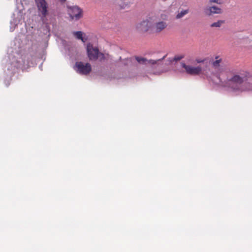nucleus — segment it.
Here are the masks:
<instances>
[{
  "label": "nucleus",
  "mask_w": 252,
  "mask_h": 252,
  "mask_svg": "<svg viewBox=\"0 0 252 252\" xmlns=\"http://www.w3.org/2000/svg\"><path fill=\"white\" fill-rule=\"evenodd\" d=\"M184 57V55L175 56L173 58V60H174V62H178L183 59Z\"/></svg>",
  "instance_id": "6ab92c4d"
},
{
  "label": "nucleus",
  "mask_w": 252,
  "mask_h": 252,
  "mask_svg": "<svg viewBox=\"0 0 252 252\" xmlns=\"http://www.w3.org/2000/svg\"><path fill=\"white\" fill-rule=\"evenodd\" d=\"M26 56H22V63H20V61L17 62V65H16L17 68H23L25 65H29V63L28 61L25 60Z\"/></svg>",
  "instance_id": "9b49d317"
},
{
  "label": "nucleus",
  "mask_w": 252,
  "mask_h": 252,
  "mask_svg": "<svg viewBox=\"0 0 252 252\" xmlns=\"http://www.w3.org/2000/svg\"><path fill=\"white\" fill-rule=\"evenodd\" d=\"M174 62V60H173V58H168L166 61V64L167 65H170L173 63V62Z\"/></svg>",
  "instance_id": "412c9836"
},
{
  "label": "nucleus",
  "mask_w": 252,
  "mask_h": 252,
  "mask_svg": "<svg viewBox=\"0 0 252 252\" xmlns=\"http://www.w3.org/2000/svg\"><path fill=\"white\" fill-rule=\"evenodd\" d=\"M219 84L228 88L235 95L252 91V75L244 70H226L217 77Z\"/></svg>",
  "instance_id": "f257e3e1"
},
{
  "label": "nucleus",
  "mask_w": 252,
  "mask_h": 252,
  "mask_svg": "<svg viewBox=\"0 0 252 252\" xmlns=\"http://www.w3.org/2000/svg\"><path fill=\"white\" fill-rule=\"evenodd\" d=\"M77 72L81 74L87 75L92 70V67L89 63H84L82 62H77L75 65Z\"/></svg>",
  "instance_id": "0eeeda50"
},
{
  "label": "nucleus",
  "mask_w": 252,
  "mask_h": 252,
  "mask_svg": "<svg viewBox=\"0 0 252 252\" xmlns=\"http://www.w3.org/2000/svg\"><path fill=\"white\" fill-rule=\"evenodd\" d=\"M209 1H210V2H215V3H219V4L220 3V2H219L218 0H210Z\"/></svg>",
  "instance_id": "4be33fe9"
},
{
  "label": "nucleus",
  "mask_w": 252,
  "mask_h": 252,
  "mask_svg": "<svg viewBox=\"0 0 252 252\" xmlns=\"http://www.w3.org/2000/svg\"><path fill=\"white\" fill-rule=\"evenodd\" d=\"M34 0L39 12V15L43 19L48 14V3L45 0Z\"/></svg>",
  "instance_id": "423d86ee"
},
{
  "label": "nucleus",
  "mask_w": 252,
  "mask_h": 252,
  "mask_svg": "<svg viewBox=\"0 0 252 252\" xmlns=\"http://www.w3.org/2000/svg\"><path fill=\"white\" fill-rule=\"evenodd\" d=\"M87 52L90 60L95 61L98 59L99 51L97 47H94L92 44L89 43L87 46Z\"/></svg>",
  "instance_id": "6e6552de"
},
{
  "label": "nucleus",
  "mask_w": 252,
  "mask_h": 252,
  "mask_svg": "<svg viewBox=\"0 0 252 252\" xmlns=\"http://www.w3.org/2000/svg\"><path fill=\"white\" fill-rule=\"evenodd\" d=\"M206 59H204V60L196 59V62L197 63H203L204 64H205V67H207V66L208 65H209V63L208 62H206Z\"/></svg>",
  "instance_id": "a211bd4d"
},
{
  "label": "nucleus",
  "mask_w": 252,
  "mask_h": 252,
  "mask_svg": "<svg viewBox=\"0 0 252 252\" xmlns=\"http://www.w3.org/2000/svg\"><path fill=\"white\" fill-rule=\"evenodd\" d=\"M181 66L185 70V72L190 75H197L200 74L202 71H204L206 69L201 65L196 67L192 66L189 65H187L185 63L182 62Z\"/></svg>",
  "instance_id": "20e7f679"
},
{
  "label": "nucleus",
  "mask_w": 252,
  "mask_h": 252,
  "mask_svg": "<svg viewBox=\"0 0 252 252\" xmlns=\"http://www.w3.org/2000/svg\"><path fill=\"white\" fill-rule=\"evenodd\" d=\"M98 58H99L100 61H102L105 59V55L103 53L99 52Z\"/></svg>",
  "instance_id": "aec40b11"
},
{
  "label": "nucleus",
  "mask_w": 252,
  "mask_h": 252,
  "mask_svg": "<svg viewBox=\"0 0 252 252\" xmlns=\"http://www.w3.org/2000/svg\"><path fill=\"white\" fill-rule=\"evenodd\" d=\"M163 0V1H166V0Z\"/></svg>",
  "instance_id": "b1692460"
},
{
  "label": "nucleus",
  "mask_w": 252,
  "mask_h": 252,
  "mask_svg": "<svg viewBox=\"0 0 252 252\" xmlns=\"http://www.w3.org/2000/svg\"><path fill=\"white\" fill-rule=\"evenodd\" d=\"M137 30L140 32L144 33L149 32L150 33H154V30L152 28V22L148 19L143 20L136 25Z\"/></svg>",
  "instance_id": "39448f33"
},
{
  "label": "nucleus",
  "mask_w": 252,
  "mask_h": 252,
  "mask_svg": "<svg viewBox=\"0 0 252 252\" xmlns=\"http://www.w3.org/2000/svg\"><path fill=\"white\" fill-rule=\"evenodd\" d=\"M67 13L71 20L78 21L83 17V10L78 5H67Z\"/></svg>",
  "instance_id": "f03ea898"
},
{
  "label": "nucleus",
  "mask_w": 252,
  "mask_h": 252,
  "mask_svg": "<svg viewBox=\"0 0 252 252\" xmlns=\"http://www.w3.org/2000/svg\"><path fill=\"white\" fill-rule=\"evenodd\" d=\"M189 12V9L184 10L181 11L180 12L176 15V18L178 19L182 18L184 15L188 14Z\"/></svg>",
  "instance_id": "4468645a"
},
{
  "label": "nucleus",
  "mask_w": 252,
  "mask_h": 252,
  "mask_svg": "<svg viewBox=\"0 0 252 252\" xmlns=\"http://www.w3.org/2000/svg\"><path fill=\"white\" fill-rule=\"evenodd\" d=\"M224 23H225V20H219L216 22H214V23H212L210 25V27L212 28H214V27L220 28Z\"/></svg>",
  "instance_id": "ddd939ff"
},
{
  "label": "nucleus",
  "mask_w": 252,
  "mask_h": 252,
  "mask_svg": "<svg viewBox=\"0 0 252 252\" xmlns=\"http://www.w3.org/2000/svg\"><path fill=\"white\" fill-rule=\"evenodd\" d=\"M114 4L119 9L129 7L132 2L130 0H112Z\"/></svg>",
  "instance_id": "1a4fd4ad"
},
{
  "label": "nucleus",
  "mask_w": 252,
  "mask_h": 252,
  "mask_svg": "<svg viewBox=\"0 0 252 252\" xmlns=\"http://www.w3.org/2000/svg\"><path fill=\"white\" fill-rule=\"evenodd\" d=\"M167 55H165L162 58L157 60H147L146 58H141L136 57V60L140 63L141 64H151L153 65H156V66L155 68L156 69H159L163 66V63L162 61L165 58Z\"/></svg>",
  "instance_id": "7ed1b4c3"
},
{
  "label": "nucleus",
  "mask_w": 252,
  "mask_h": 252,
  "mask_svg": "<svg viewBox=\"0 0 252 252\" xmlns=\"http://www.w3.org/2000/svg\"><path fill=\"white\" fill-rule=\"evenodd\" d=\"M215 58L216 59H217V60L212 62V65L214 67L217 68L219 66H220V63L221 62V59H220L219 60H218V59L219 58V56L216 57Z\"/></svg>",
  "instance_id": "dca6fc26"
},
{
  "label": "nucleus",
  "mask_w": 252,
  "mask_h": 252,
  "mask_svg": "<svg viewBox=\"0 0 252 252\" xmlns=\"http://www.w3.org/2000/svg\"><path fill=\"white\" fill-rule=\"evenodd\" d=\"M83 32L81 31H77L74 32L73 34V35L78 39L81 40L83 42H85V40H84L83 37Z\"/></svg>",
  "instance_id": "f8f14e48"
},
{
  "label": "nucleus",
  "mask_w": 252,
  "mask_h": 252,
  "mask_svg": "<svg viewBox=\"0 0 252 252\" xmlns=\"http://www.w3.org/2000/svg\"><path fill=\"white\" fill-rule=\"evenodd\" d=\"M167 26V24L164 21H160L156 23L154 25L152 24V28L154 30V33H159L165 29Z\"/></svg>",
  "instance_id": "9d476101"
},
{
  "label": "nucleus",
  "mask_w": 252,
  "mask_h": 252,
  "mask_svg": "<svg viewBox=\"0 0 252 252\" xmlns=\"http://www.w3.org/2000/svg\"><path fill=\"white\" fill-rule=\"evenodd\" d=\"M66 0H60V1L62 2V3H63Z\"/></svg>",
  "instance_id": "5701e85b"
},
{
  "label": "nucleus",
  "mask_w": 252,
  "mask_h": 252,
  "mask_svg": "<svg viewBox=\"0 0 252 252\" xmlns=\"http://www.w3.org/2000/svg\"><path fill=\"white\" fill-rule=\"evenodd\" d=\"M204 12L207 16H211L213 15L214 13V12L213 11V9L212 8V6L209 7L208 8H207L205 9Z\"/></svg>",
  "instance_id": "f3484780"
},
{
  "label": "nucleus",
  "mask_w": 252,
  "mask_h": 252,
  "mask_svg": "<svg viewBox=\"0 0 252 252\" xmlns=\"http://www.w3.org/2000/svg\"><path fill=\"white\" fill-rule=\"evenodd\" d=\"M212 8L214 14H221L223 12L222 10L216 6H212Z\"/></svg>",
  "instance_id": "2eb2a0df"
}]
</instances>
